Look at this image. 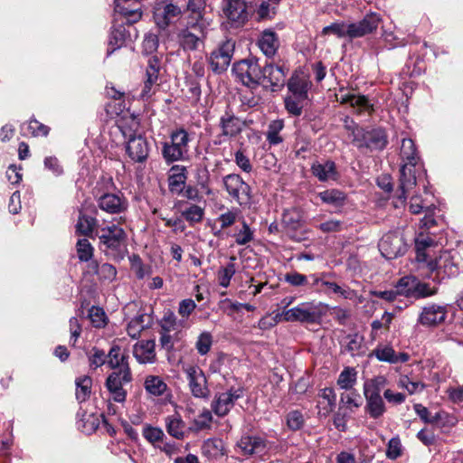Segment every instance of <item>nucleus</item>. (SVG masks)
<instances>
[{
	"mask_svg": "<svg viewBox=\"0 0 463 463\" xmlns=\"http://www.w3.org/2000/svg\"><path fill=\"white\" fill-rule=\"evenodd\" d=\"M236 257L232 256L230 258V262L226 266L222 267L218 271V281L220 286L222 288L229 287L231 279L236 272V267L234 263Z\"/></svg>",
	"mask_w": 463,
	"mask_h": 463,
	"instance_id": "nucleus-41",
	"label": "nucleus"
},
{
	"mask_svg": "<svg viewBox=\"0 0 463 463\" xmlns=\"http://www.w3.org/2000/svg\"><path fill=\"white\" fill-rule=\"evenodd\" d=\"M202 452L209 458H217L225 454L223 442L219 439H208L202 446Z\"/></svg>",
	"mask_w": 463,
	"mask_h": 463,
	"instance_id": "nucleus-36",
	"label": "nucleus"
},
{
	"mask_svg": "<svg viewBox=\"0 0 463 463\" xmlns=\"http://www.w3.org/2000/svg\"><path fill=\"white\" fill-rule=\"evenodd\" d=\"M349 26L345 23H333L323 28L322 34H334L338 38L349 37Z\"/></svg>",
	"mask_w": 463,
	"mask_h": 463,
	"instance_id": "nucleus-54",
	"label": "nucleus"
},
{
	"mask_svg": "<svg viewBox=\"0 0 463 463\" xmlns=\"http://www.w3.org/2000/svg\"><path fill=\"white\" fill-rule=\"evenodd\" d=\"M114 5L116 17L120 16L118 19L120 23H124L125 26L136 24L142 17L140 5H135L132 3H124L121 0H115Z\"/></svg>",
	"mask_w": 463,
	"mask_h": 463,
	"instance_id": "nucleus-23",
	"label": "nucleus"
},
{
	"mask_svg": "<svg viewBox=\"0 0 463 463\" xmlns=\"http://www.w3.org/2000/svg\"><path fill=\"white\" fill-rule=\"evenodd\" d=\"M89 317L95 327L100 328L106 325V315L100 307H92L90 309Z\"/></svg>",
	"mask_w": 463,
	"mask_h": 463,
	"instance_id": "nucleus-64",
	"label": "nucleus"
},
{
	"mask_svg": "<svg viewBox=\"0 0 463 463\" xmlns=\"http://www.w3.org/2000/svg\"><path fill=\"white\" fill-rule=\"evenodd\" d=\"M262 67L258 59H244L233 64L232 71L235 77L246 87L256 89L261 84L263 74Z\"/></svg>",
	"mask_w": 463,
	"mask_h": 463,
	"instance_id": "nucleus-7",
	"label": "nucleus"
},
{
	"mask_svg": "<svg viewBox=\"0 0 463 463\" xmlns=\"http://www.w3.org/2000/svg\"><path fill=\"white\" fill-rule=\"evenodd\" d=\"M143 436L148 442L156 444V442L163 440L165 434L160 428L146 425L143 429Z\"/></svg>",
	"mask_w": 463,
	"mask_h": 463,
	"instance_id": "nucleus-60",
	"label": "nucleus"
},
{
	"mask_svg": "<svg viewBox=\"0 0 463 463\" xmlns=\"http://www.w3.org/2000/svg\"><path fill=\"white\" fill-rule=\"evenodd\" d=\"M118 22V17H115L109 38L108 55L121 48L126 43L127 40L131 39V33L126 28L124 23Z\"/></svg>",
	"mask_w": 463,
	"mask_h": 463,
	"instance_id": "nucleus-25",
	"label": "nucleus"
},
{
	"mask_svg": "<svg viewBox=\"0 0 463 463\" xmlns=\"http://www.w3.org/2000/svg\"><path fill=\"white\" fill-rule=\"evenodd\" d=\"M288 89L292 94L299 99H307V90L310 86L309 80L303 76L293 74L288 81Z\"/></svg>",
	"mask_w": 463,
	"mask_h": 463,
	"instance_id": "nucleus-34",
	"label": "nucleus"
},
{
	"mask_svg": "<svg viewBox=\"0 0 463 463\" xmlns=\"http://www.w3.org/2000/svg\"><path fill=\"white\" fill-rule=\"evenodd\" d=\"M238 447L243 455L250 456L255 453H262L266 449V441L258 436H244L238 442Z\"/></svg>",
	"mask_w": 463,
	"mask_h": 463,
	"instance_id": "nucleus-32",
	"label": "nucleus"
},
{
	"mask_svg": "<svg viewBox=\"0 0 463 463\" xmlns=\"http://www.w3.org/2000/svg\"><path fill=\"white\" fill-rule=\"evenodd\" d=\"M166 430L172 437L182 439L184 432V422L178 415L169 416L165 419Z\"/></svg>",
	"mask_w": 463,
	"mask_h": 463,
	"instance_id": "nucleus-39",
	"label": "nucleus"
},
{
	"mask_svg": "<svg viewBox=\"0 0 463 463\" xmlns=\"http://www.w3.org/2000/svg\"><path fill=\"white\" fill-rule=\"evenodd\" d=\"M288 72V69H285L283 66L267 62L262 67L263 79L261 83L265 84L266 88L269 87L272 91H278L285 86Z\"/></svg>",
	"mask_w": 463,
	"mask_h": 463,
	"instance_id": "nucleus-14",
	"label": "nucleus"
},
{
	"mask_svg": "<svg viewBox=\"0 0 463 463\" xmlns=\"http://www.w3.org/2000/svg\"><path fill=\"white\" fill-rule=\"evenodd\" d=\"M323 286L326 287L328 288V292H333L335 294H338L342 296L345 299H352L355 297V291L351 289L350 288H342L341 286L337 285L335 282L330 281L326 279V281H323Z\"/></svg>",
	"mask_w": 463,
	"mask_h": 463,
	"instance_id": "nucleus-51",
	"label": "nucleus"
},
{
	"mask_svg": "<svg viewBox=\"0 0 463 463\" xmlns=\"http://www.w3.org/2000/svg\"><path fill=\"white\" fill-rule=\"evenodd\" d=\"M413 409H414L415 412L417 413V415L420 418V420L422 421H424L425 423L434 424V423H437L440 420V417H441L440 412H437L434 415H431L430 412L429 411L428 408H426L422 404H420V403L414 404Z\"/></svg>",
	"mask_w": 463,
	"mask_h": 463,
	"instance_id": "nucleus-56",
	"label": "nucleus"
},
{
	"mask_svg": "<svg viewBox=\"0 0 463 463\" xmlns=\"http://www.w3.org/2000/svg\"><path fill=\"white\" fill-rule=\"evenodd\" d=\"M239 213L240 211L237 209L227 210V212L222 213L217 219L221 223V230L233 225L238 219Z\"/></svg>",
	"mask_w": 463,
	"mask_h": 463,
	"instance_id": "nucleus-61",
	"label": "nucleus"
},
{
	"mask_svg": "<svg viewBox=\"0 0 463 463\" xmlns=\"http://www.w3.org/2000/svg\"><path fill=\"white\" fill-rule=\"evenodd\" d=\"M187 180V169L184 165H175L170 168L168 188L172 194H181Z\"/></svg>",
	"mask_w": 463,
	"mask_h": 463,
	"instance_id": "nucleus-28",
	"label": "nucleus"
},
{
	"mask_svg": "<svg viewBox=\"0 0 463 463\" xmlns=\"http://www.w3.org/2000/svg\"><path fill=\"white\" fill-rule=\"evenodd\" d=\"M100 210L109 214H120L127 211L128 203L121 193H105L97 199Z\"/></svg>",
	"mask_w": 463,
	"mask_h": 463,
	"instance_id": "nucleus-17",
	"label": "nucleus"
},
{
	"mask_svg": "<svg viewBox=\"0 0 463 463\" xmlns=\"http://www.w3.org/2000/svg\"><path fill=\"white\" fill-rule=\"evenodd\" d=\"M328 307V305L322 302L318 304L306 302L290 309L283 310L279 316L280 320L285 322L314 324L321 320Z\"/></svg>",
	"mask_w": 463,
	"mask_h": 463,
	"instance_id": "nucleus-5",
	"label": "nucleus"
},
{
	"mask_svg": "<svg viewBox=\"0 0 463 463\" xmlns=\"http://www.w3.org/2000/svg\"><path fill=\"white\" fill-rule=\"evenodd\" d=\"M76 399L79 402L87 401L91 393L92 379L90 376L84 375L76 378Z\"/></svg>",
	"mask_w": 463,
	"mask_h": 463,
	"instance_id": "nucleus-37",
	"label": "nucleus"
},
{
	"mask_svg": "<svg viewBox=\"0 0 463 463\" xmlns=\"http://www.w3.org/2000/svg\"><path fill=\"white\" fill-rule=\"evenodd\" d=\"M304 417L299 411H292L287 415L288 427L292 430H298L304 426Z\"/></svg>",
	"mask_w": 463,
	"mask_h": 463,
	"instance_id": "nucleus-62",
	"label": "nucleus"
},
{
	"mask_svg": "<svg viewBox=\"0 0 463 463\" xmlns=\"http://www.w3.org/2000/svg\"><path fill=\"white\" fill-rule=\"evenodd\" d=\"M282 223L289 230L296 231L301 226V218L298 211L287 210L282 214Z\"/></svg>",
	"mask_w": 463,
	"mask_h": 463,
	"instance_id": "nucleus-48",
	"label": "nucleus"
},
{
	"mask_svg": "<svg viewBox=\"0 0 463 463\" xmlns=\"http://www.w3.org/2000/svg\"><path fill=\"white\" fill-rule=\"evenodd\" d=\"M345 127L350 131L352 143L359 149L383 150L388 144L386 132L383 128H364L354 121L348 124V118L345 119Z\"/></svg>",
	"mask_w": 463,
	"mask_h": 463,
	"instance_id": "nucleus-2",
	"label": "nucleus"
},
{
	"mask_svg": "<svg viewBox=\"0 0 463 463\" xmlns=\"http://www.w3.org/2000/svg\"><path fill=\"white\" fill-rule=\"evenodd\" d=\"M123 136L128 138L126 151L128 156L135 162L142 163L146 160L149 154V146L146 138L141 136H136L132 131L138 128V122L136 118H131L129 129H126L123 122L118 126Z\"/></svg>",
	"mask_w": 463,
	"mask_h": 463,
	"instance_id": "nucleus-6",
	"label": "nucleus"
},
{
	"mask_svg": "<svg viewBox=\"0 0 463 463\" xmlns=\"http://www.w3.org/2000/svg\"><path fill=\"white\" fill-rule=\"evenodd\" d=\"M146 390L156 396L161 395L166 389V384L159 376H148L145 381Z\"/></svg>",
	"mask_w": 463,
	"mask_h": 463,
	"instance_id": "nucleus-44",
	"label": "nucleus"
},
{
	"mask_svg": "<svg viewBox=\"0 0 463 463\" xmlns=\"http://www.w3.org/2000/svg\"><path fill=\"white\" fill-rule=\"evenodd\" d=\"M311 173L320 182L335 181L339 177L335 163L331 160H326L324 163L314 162L311 165Z\"/></svg>",
	"mask_w": 463,
	"mask_h": 463,
	"instance_id": "nucleus-27",
	"label": "nucleus"
},
{
	"mask_svg": "<svg viewBox=\"0 0 463 463\" xmlns=\"http://www.w3.org/2000/svg\"><path fill=\"white\" fill-rule=\"evenodd\" d=\"M181 14V8L172 3H156L154 7V20L159 29H166L173 19Z\"/></svg>",
	"mask_w": 463,
	"mask_h": 463,
	"instance_id": "nucleus-19",
	"label": "nucleus"
},
{
	"mask_svg": "<svg viewBox=\"0 0 463 463\" xmlns=\"http://www.w3.org/2000/svg\"><path fill=\"white\" fill-rule=\"evenodd\" d=\"M447 315V306L432 303L422 307L417 322L425 327H436L445 321Z\"/></svg>",
	"mask_w": 463,
	"mask_h": 463,
	"instance_id": "nucleus-15",
	"label": "nucleus"
},
{
	"mask_svg": "<svg viewBox=\"0 0 463 463\" xmlns=\"http://www.w3.org/2000/svg\"><path fill=\"white\" fill-rule=\"evenodd\" d=\"M192 137L181 127L174 129L169 135V140L162 143L161 153L167 165L184 161L189 157V144Z\"/></svg>",
	"mask_w": 463,
	"mask_h": 463,
	"instance_id": "nucleus-3",
	"label": "nucleus"
},
{
	"mask_svg": "<svg viewBox=\"0 0 463 463\" xmlns=\"http://www.w3.org/2000/svg\"><path fill=\"white\" fill-rule=\"evenodd\" d=\"M222 183L228 194L241 207H250L252 203L250 186L237 174L223 177Z\"/></svg>",
	"mask_w": 463,
	"mask_h": 463,
	"instance_id": "nucleus-9",
	"label": "nucleus"
},
{
	"mask_svg": "<svg viewBox=\"0 0 463 463\" xmlns=\"http://www.w3.org/2000/svg\"><path fill=\"white\" fill-rule=\"evenodd\" d=\"M26 129L28 134L32 137H47L50 132V128L35 118H31L28 123Z\"/></svg>",
	"mask_w": 463,
	"mask_h": 463,
	"instance_id": "nucleus-52",
	"label": "nucleus"
},
{
	"mask_svg": "<svg viewBox=\"0 0 463 463\" xmlns=\"http://www.w3.org/2000/svg\"><path fill=\"white\" fill-rule=\"evenodd\" d=\"M212 344V335L209 332H203L198 337L196 349L201 355H204L210 351Z\"/></svg>",
	"mask_w": 463,
	"mask_h": 463,
	"instance_id": "nucleus-63",
	"label": "nucleus"
},
{
	"mask_svg": "<svg viewBox=\"0 0 463 463\" xmlns=\"http://www.w3.org/2000/svg\"><path fill=\"white\" fill-rule=\"evenodd\" d=\"M346 345L345 351L351 354V355H355L360 353L363 347L364 337L358 334L348 335L345 337Z\"/></svg>",
	"mask_w": 463,
	"mask_h": 463,
	"instance_id": "nucleus-57",
	"label": "nucleus"
},
{
	"mask_svg": "<svg viewBox=\"0 0 463 463\" xmlns=\"http://www.w3.org/2000/svg\"><path fill=\"white\" fill-rule=\"evenodd\" d=\"M78 258L80 261H90L93 256V247L88 239H79L76 244Z\"/></svg>",
	"mask_w": 463,
	"mask_h": 463,
	"instance_id": "nucleus-49",
	"label": "nucleus"
},
{
	"mask_svg": "<svg viewBox=\"0 0 463 463\" xmlns=\"http://www.w3.org/2000/svg\"><path fill=\"white\" fill-rule=\"evenodd\" d=\"M357 372L354 367H345L339 374L337 384L341 389L351 390L356 383Z\"/></svg>",
	"mask_w": 463,
	"mask_h": 463,
	"instance_id": "nucleus-42",
	"label": "nucleus"
},
{
	"mask_svg": "<svg viewBox=\"0 0 463 463\" xmlns=\"http://www.w3.org/2000/svg\"><path fill=\"white\" fill-rule=\"evenodd\" d=\"M206 37V23L188 21L177 33V40L184 51H195L203 44Z\"/></svg>",
	"mask_w": 463,
	"mask_h": 463,
	"instance_id": "nucleus-8",
	"label": "nucleus"
},
{
	"mask_svg": "<svg viewBox=\"0 0 463 463\" xmlns=\"http://www.w3.org/2000/svg\"><path fill=\"white\" fill-rule=\"evenodd\" d=\"M97 225V220L94 217L87 216L82 213H80L76 224V232L78 234L90 236Z\"/></svg>",
	"mask_w": 463,
	"mask_h": 463,
	"instance_id": "nucleus-40",
	"label": "nucleus"
},
{
	"mask_svg": "<svg viewBox=\"0 0 463 463\" xmlns=\"http://www.w3.org/2000/svg\"><path fill=\"white\" fill-rule=\"evenodd\" d=\"M401 156L405 162L403 165H417L419 157L412 139L403 138L401 146Z\"/></svg>",
	"mask_w": 463,
	"mask_h": 463,
	"instance_id": "nucleus-38",
	"label": "nucleus"
},
{
	"mask_svg": "<svg viewBox=\"0 0 463 463\" xmlns=\"http://www.w3.org/2000/svg\"><path fill=\"white\" fill-rule=\"evenodd\" d=\"M306 99H299L296 96L287 97L285 99V108L288 112L293 116H300L302 113L303 104L302 102Z\"/></svg>",
	"mask_w": 463,
	"mask_h": 463,
	"instance_id": "nucleus-59",
	"label": "nucleus"
},
{
	"mask_svg": "<svg viewBox=\"0 0 463 463\" xmlns=\"http://www.w3.org/2000/svg\"><path fill=\"white\" fill-rule=\"evenodd\" d=\"M427 267L433 280L441 281L446 278L454 277L458 273V263L450 251L445 250L439 257L430 260Z\"/></svg>",
	"mask_w": 463,
	"mask_h": 463,
	"instance_id": "nucleus-10",
	"label": "nucleus"
},
{
	"mask_svg": "<svg viewBox=\"0 0 463 463\" xmlns=\"http://www.w3.org/2000/svg\"><path fill=\"white\" fill-rule=\"evenodd\" d=\"M234 48L235 43L232 40H226L211 53L209 62L214 73L220 74L228 69L234 53Z\"/></svg>",
	"mask_w": 463,
	"mask_h": 463,
	"instance_id": "nucleus-12",
	"label": "nucleus"
},
{
	"mask_svg": "<svg viewBox=\"0 0 463 463\" xmlns=\"http://www.w3.org/2000/svg\"><path fill=\"white\" fill-rule=\"evenodd\" d=\"M129 355L122 352L119 345L111 346L107 354V364L113 370L107 377L105 386L116 402H124L127 398V391L124 384L132 381V373L128 364Z\"/></svg>",
	"mask_w": 463,
	"mask_h": 463,
	"instance_id": "nucleus-1",
	"label": "nucleus"
},
{
	"mask_svg": "<svg viewBox=\"0 0 463 463\" xmlns=\"http://www.w3.org/2000/svg\"><path fill=\"white\" fill-rule=\"evenodd\" d=\"M374 355L379 361L389 364L405 363L409 360L410 355L407 353H396L390 345H378L373 351Z\"/></svg>",
	"mask_w": 463,
	"mask_h": 463,
	"instance_id": "nucleus-31",
	"label": "nucleus"
},
{
	"mask_svg": "<svg viewBox=\"0 0 463 463\" xmlns=\"http://www.w3.org/2000/svg\"><path fill=\"white\" fill-rule=\"evenodd\" d=\"M160 331L159 332H167L171 333L177 329V317L175 313L171 310H167L165 312L163 318L159 322Z\"/></svg>",
	"mask_w": 463,
	"mask_h": 463,
	"instance_id": "nucleus-55",
	"label": "nucleus"
},
{
	"mask_svg": "<svg viewBox=\"0 0 463 463\" xmlns=\"http://www.w3.org/2000/svg\"><path fill=\"white\" fill-rule=\"evenodd\" d=\"M381 22L380 15L375 13L366 14L361 21L349 24V38H360L373 33Z\"/></svg>",
	"mask_w": 463,
	"mask_h": 463,
	"instance_id": "nucleus-20",
	"label": "nucleus"
},
{
	"mask_svg": "<svg viewBox=\"0 0 463 463\" xmlns=\"http://www.w3.org/2000/svg\"><path fill=\"white\" fill-rule=\"evenodd\" d=\"M378 246L382 255L388 260L396 259L407 250V245L399 232L386 233L381 239Z\"/></svg>",
	"mask_w": 463,
	"mask_h": 463,
	"instance_id": "nucleus-13",
	"label": "nucleus"
},
{
	"mask_svg": "<svg viewBox=\"0 0 463 463\" xmlns=\"http://www.w3.org/2000/svg\"><path fill=\"white\" fill-rule=\"evenodd\" d=\"M257 44L267 58H272L279 47V41L274 31L267 29L260 33Z\"/></svg>",
	"mask_w": 463,
	"mask_h": 463,
	"instance_id": "nucleus-29",
	"label": "nucleus"
},
{
	"mask_svg": "<svg viewBox=\"0 0 463 463\" xmlns=\"http://www.w3.org/2000/svg\"><path fill=\"white\" fill-rule=\"evenodd\" d=\"M415 166L416 165H402L401 167L399 186L396 191V197L401 202L405 201L407 194L417 184Z\"/></svg>",
	"mask_w": 463,
	"mask_h": 463,
	"instance_id": "nucleus-22",
	"label": "nucleus"
},
{
	"mask_svg": "<svg viewBox=\"0 0 463 463\" xmlns=\"http://www.w3.org/2000/svg\"><path fill=\"white\" fill-rule=\"evenodd\" d=\"M416 277L406 276L399 279L395 286L398 295L405 296L407 298L414 297Z\"/></svg>",
	"mask_w": 463,
	"mask_h": 463,
	"instance_id": "nucleus-43",
	"label": "nucleus"
},
{
	"mask_svg": "<svg viewBox=\"0 0 463 463\" xmlns=\"http://www.w3.org/2000/svg\"><path fill=\"white\" fill-rule=\"evenodd\" d=\"M175 207L179 210L182 217L189 222L190 225L199 223L203 219L204 208L200 205L178 201L175 204Z\"/></svg>",
	"mask_w": 463,
	"mask_h": 463,
	"instance_id": "nucleus-30",
	"label": "nucleus"
},
{
	"mask_svg": "<svg viewBox=\"0 0 463 463\" xmlns=\"http://www.w3.org/2000/svg\"><path fill=\"white\" fill-rule=\"evenodd\" d=\"M219 126L222 136L235 137L242 132L245 121H241L236 117L230 105H227L224 113L220 118Z\"/></svg>",
	"mask_w": 463,
	"mask_h": 463,
	"instance_id": "nucleus-21",
	"label": "nucleus"
},
{
	"mask_svg": "<svg viewBox=\"0 0 463 463\" xmlns=\"http://www.w3.org/2000/svg\"><path fill=\"white\" fill-rule=\"evenodd\" d=\"M234 238L235 242L240 246H244L253 241V231L244 219L241 220V229L234 234Z\"/></svg>",
	"mask_w": 463,
	"mask_h": 463,
	"instance_id": "nucleus-46",
	"label": "nucleus"
},
{
	"mask_svg": "<svg viewBox=\"0 0 463 463\" xmlns=\"http://www.w3.org/2000/svg\"><path fill=\"white\" fill-rule=\"evenodd\" d=\"M434 244L433 239L429 236L420 234L415 239V248L417 250V259L419 261H426L427 254L425 250L427 248Z\"/></svg>",
	"mask_w": 463,
	"mask_h": 463,
	"instance_id": "nucleus-45",
	"label": "nucleus"
},
{
	"mask_svg": "<svg viewBox=\"0 0 463 463\" xmlns=\"http://www.w3.org/2000/svg\"><path fill=\"white\" fill-rule=\"evenodd\" d=\"M386 384L387 379L383 375L375 376L364 383V411L373 420L380 419L386 412V406L381 395Z\"/></svg>",
	"mask_w": 463,
	"mask_h": 463,
	"instance_id": "nucleus-4",
	"label": "nucleus"
},
{
	"mask_svg": "<svg viewBox=\"0 0 463 463\" xmlns=\"http://www.w3.org/2000/svg\"><path fill=\"white\" fill-rule=\"evenodd\" d=\"M223 14L232 23V25L239 27L243 25L249 18L245 0H224Z\"/></svg>",
	"mask_w": 463,
	"mask_h": 463,
	"instance_id": "nucleus-18",
	"label": "nucleus"
},
{
	"mask_svg": "<svg viewBox=\"0 0 463 463\" xmlns=\"http://www.w3.org/2000/svg\"><path fill=\"white\" fill-rule=\"evenodd\" d=\"M160 70V59L156 55L149 57L146 69V80L144 82L143 90L141 91L142 99H145L151 97L152 93L154 92L153 87L154 85L157 84Z\"/></svg>",
	"mask_w": 463,
	"mask_h": 463,
	"instance_id": "nucleus-24",
	"label": "nucleus"
},
{
	"mask_svg": "<svg viewBox=\"0 0 463 463\" xmlns=\"http://www.w3.org/2000/svg\"><path fill=\"white\" fill-rule=\"evenodd\" d=\"M437 291V287H430L429 283L421 282L418 278H416L413 298L418 299L433 296Z\"/></svg>",
	"mask_w": 463,
	"mask_h": 463,
	"instance_id": "nucleus-53",
	"label": "nucleus"
},
{
	"mask_svg": "<svg viewBox=\"0 0 463 463\" xmlns=\"http://www.w3.org/2000/svg\"><path fill=\"white\" fill-rule=\"evenodd\" d=\"M205 8L204 0H188L187 10L192 13L189 21L205 22L203 18V12Z\"/></svg>",
	"mask_w": 463,
	"mask_h": 463,
	"instance_id": "nucleus-47",
	"label": "nucleus"
},
{
	"mask_svg": "<svg viewBox=\"0 0 463 463\" xmlns=\"http://www.w3.org/2000/svg\"><path fill=\"white\" fill-rule=\"evenodd\" d=\"M155 347L154 340L141 341L134 345V356L141 364L154 363L156 360Z\"/></svg>",
	"mask_w": 463,
	"mask_h": 463,
	"instance_id": "nucleus-33",
	"label": "nucleus"
},
{
	"mask_svg": "<svg viewBox=\"0 0 463 463\" xmlns=\"http://www.w3.org/2000/svg\"><path fill=\"white\" fill-rule=\"evenodd\" d=\"M89 364L91 370L107 364V354L105 352L96 346L92 347L90 353L88 354Z\"/></svg>",
	"mask_w": 463,
	"mask_h": 463,
	"instance_id": "nucleus-50",
	"label": "nucleus"
},
{
	"mask_svg": "<svg viewBox=\"0 0 463 463\" xmlns=\"http://www.w3.org/2000/svg\"><path fill=\"white\" fill-rule=\"evenodd\" d=\"M184 371L192 394L195 398L208 399L211 392L203 371L197 365H189L184 368Z\"/></svg>",
	"mask_w": 463,
	"mask_h": 463,
	"instance_id": "nucleus-11",
	"label": "nucleus"
},
{
	"mask_svg": "<svg viewBox=\"0 0 463 463\" xmlns=\"http://www.w3.org/2000/svg\"><path fill=\"white\" fill-rule=\"evenodd\" d=\"M159 46V38L156 33L149 32L145 34L142 49L143 52L146 54H152L156 52Z\"/></svg>",
	"mask_w": 463,
	"mask_h": 463,
	"instance_id": "nucleus-58",
	"label": "nucleus"
},
{
	"mask_svg": "<svg viewBox=\"0 0 463 463\" xmlns=\"http://www.w3.org/2000/svg\"><path fill=\"white\" fill-rule=\"evenodd\" d=\"M241 396L242 391L233 388L224 392L216 393L212 402V410L217 416L224 417L234 406L235 402Z\"/></svg>",
	"mask_w": 463,
	"mask_h": 463,
	"instance_id": "nucleus-16",
	"label": "nucleus"
},
{
	"mask_svg": "<svg viewBox=\"0 0 463 463\" xmlns=\"http://www.w3.org/2000/svg\"><path fill=\"white\" fill-rule=\"evenodd\" d=\"M99 238L107 248L118 250L126 239V232L121 227L113 224L101 228Z\"/></svg>",
	"mask_w": 463,
	"mask_h": 463,
	"instance_id": "nucleus-26",
	"label": "nucleus"
},
{
	"mask_svg": "<svg viewBox=\"0 0 463 463\" xmlns=\"http://www.w3.org/2000/svg\"><path fill=\"white\" fill-rule=\"evenodd\" d=\"M320 200L326 204L340 207L343 206L346 201V195L344 192L338 189H328L318 194Z\"/></svg>",
	"mask_w": 463,
	"mask_h": 463,
	"instance_id": "nucleus-35",
	"label": "nucleus"
}]
</instances>
